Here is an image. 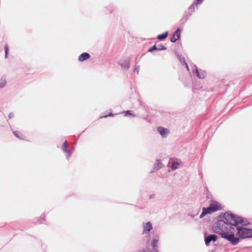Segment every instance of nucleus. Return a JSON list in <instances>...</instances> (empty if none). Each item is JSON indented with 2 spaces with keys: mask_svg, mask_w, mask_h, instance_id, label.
<instances>
[{
  "mask_svg": "<svg viewBox=\"0 0 252 252\" xmlns=\"http://www.w3.org/2000/svg\"><path fill=\"white\" fill-rule=\"evenodd\" d=\"M181 30L179 28L174 33L173 36L171 38L170 41L172 42H175L180 37Z\"/></svg>",
  "mask_w": 252,
  "mask_h": 252,
  "instance_id": "7",
  "label": "nucleus"
},
{
  "mask_svg": "<svg viewBox=\"0 0 252 252\" xmlns=\"http://www.w3.org/2000/svg\"><path fill=\"white\" fill-rule=\"evenodd\" d=\"M6 84V79L4 78H2L0 80V88H3Z\"/></svg>",
  "mask_w": 252,
  "mask_h": 252,
  "instance_id": "17",
  "label": "nucleus"
},
{
  "mask_svg": "<svg viewBox=\"0 0 252 252\" xmlns=\"http://www.w3.org/2000/svg\"><path fill=\"white\" fill-rule=\"evenodd\" d=\"M111 115H112V114H109V115H106V116H101V118H106V117H107V116H111Z\"/></svg>",
  "mask_w": 252,
  "mask_h": 252,
  "instance_id": "30",
  "label": "nucleus"
},
{
  "mask_svg": "<svg viewBox=\"0 0 252 252\" xmlns=\"http://www.w3.org/2000/svg\"><path fill=\"white\" fill-rule=\"evenodd\" d=\"M211 209V208H210V207H208L207 208H203L202 212L200 216V218H202L206 215L213 213L214 212Z\"/></svg>",
  "mask_w": 252,
  "mask_h": 252,
  "instance_id": "10",
  "label": "nucleus"
},
{
  "mask_svg": "<svg viewBox=\"0 0 252 252\" xmlns=\"http://www.w3.org/2000/svg\"><path fill=\"white\" fill-rule=\"evenodd\" d=\"M13 116V114L12 113H9V115H8L9 119L12 118Z\"/></svg>",
  "mask_w": 252,
  "mask_h": 252,
  "instance_id": "27",
  "label": "nucleus"
},
{
  "mask_svg": "<svg viewBox=\"0 0 252 252\" xmlns=\"http://www.w3.org/2000/svg\"><path fill=\"white\" fill-rule=\"evenodd\" d=\"M67 146H68L67 141L66 140H65L64 142V143L62 146V150L63 151V152L66 154V158H68L70 157V156L71 154V151H70L69 150H67Z\"/></svg>",
  "mask_w": 252,
  "mask_h": 252,
  "instance_id": "6",
  "label": "nucleus"
},
{
  "mask_svg": "<svg viewBox=\"0 0 252 252\" xmlns=\"http://www.w3.org/2000/svg\"><path fill=\"white\" fill-rule=\"evenodd\" d=\"M155 197V194H152L150 195L149 198L152 199Z\"/></svg>",
  "mask_w": 252,
  "mask_h": 252,
  "instance_id": "28",
  "label": "nucleus"
},
{
  "mask_svg": "<svg viewBox=\"0 0 252 252\" xmlns=\"http://www.w3.org/2000/svg\"><path fill=\"white\" fill-rule=\"evenodd\" d=\"M241 219L240 221H237L233 226L234 228L231 229L233 231L234 237H237L239 241L241 239L252 238V229L240 226V225L247 226L249 223L247 220H245L242 218H241Z\"/></svg>",
  "mask_w": 252,
  "mask_h": 252,
  "instance_id": "2",
  "label": "nucleus"
},
{
  "mask_svg": "<svg viewBox=\"0 0 252 252\" xmlns=\"http://www.w3.org/2000/svg\"><path fill=\"white\" fill-rule=\"evenodd\" d=\"M180 166V163L177 162H173L171 165V168L172 170H176Z\"/></svg>",
  "mask_w": 252,
  "mask_h": 252,
  "instance_id": "16",
  "label": "nucleus"
},
{
  "mask_svg": "<svg viewBox=\"0 0 252 252\" xmlns=\"http://www.w3.org/2000/svg\"><path fill=\"white\" fill-rule=\"evenodd\" d=\"M143 233H148L153 228V226L150 221L142 223Z\"/></svg>",
  "mask_w": 252,
  "mask_h": 252,
  "instance_id": "3",
  "label": "nucleus"
},
{
  "mask_svg": "<svg viewBox=\"0 0 252 252\" xmlns=\"http://www.w3.org/2000/svg\"><path fill=\"white\" fill-rule=\"evenodd\" d=\"M209 207L214 212L220 209V206L219 203L215 201H211Z\"/></svg>",
  "mask_w": 252,
  "mask_h": 252,
  "instance_id": "8",
  "label": "nucleus"
},
{
  "mask_svg": "<svg viewBox=\"0 0 252 252\" xmlns=\"http://www.w3.org/2000/svg\"><path fill=\"white\" fill-rule=\"evenodd\" d=\"M183 62L186 65V68L188 70H189V67L188 65V64H187V63H186L185 62V59L183 58Z\"/></svg>",
  "mask_w": 252,
  "mask_h": 252,
  "instance_id": "26",
  "label": "nucleus"
},
{
  "mask_svg": "<svg viewBox=\"0 0 252 252\" xmlns=\"http://www.w3.org/2000/svg\"><path fill=\"white\" fill-rule=\"evenodd\" d=\"M123 113L125 114V115H129L132 116L133 117L135 116V115H134L133 114H132L131 113V111H129V110H127V111H126V112L124 111V112H123Z\"/></svg>",
  "mask_w": 252,
  "mask_h": 252,
  "instance_id": "20",
  "label": "nucleus"
},
{
  "mask_svg": "<svg viewBox=\"0 0 252 252\" xmlns=\"http://www.w3.org/2000/svg\"><path fill=\"white\" fill-rule=\"evenodd\" d=\"M163 166V164L161 161L159 160H157L154 164V168L156 170H159Z\"/></svg>",
  "mask_w": 252,
  "mask_h": 252,
  "instance_id": "14",
  "label": "nucleus"
},
{
  "mask_svg": "<svg viewBox=\"0 0 252 252\" xmlns=\"http://www.w3.org/2000/svg\"><path fill=\"white\" fill-rule=\"evenodd\" d=\"M90 57V55L89 54L87 53H82L80 55V61L83 62L84 61Z\"/></svg>",
  "mask_w": 252,
  "mask_h": 252,
  "instance_id": "13",
  "label": "nucleus"
},
{
  "mask_svg": "<svg viewBox=\"0 0 252 252\" xmlns=\"http://www.w3.org/2000/svg\"><path fill=\"white\" fill-rule=\"evenodd\" d=\"M119 64L125 70H127L130 66L129 62L127 60L124 61H120Z\"/></svg>",
  "mask_w": 252,
  "mask_h": 252,
  "instance_id": "9",
  "label": "nucleus"
},
{
  "mask_svg": "<svg viewBox=\"0 0 252 252\" xmlns=\"http://www.w3.org/2000/svg\"><path fill=\"white\" fill-rule=\"evenodd\" d=\"M139 71V66L136 65L135 68V71L137 72V74H138Z\"/></svg>",
  "mask_w": 252,
  "mask_h": 252,
  "instance_id": "25",
  "label": "nucleus"
},
{
  "mask_svg": "<svg viewBox=\"0 0 252 252\" xmlns=\"http://www.w3.org/2000/svg\"><path fill=\"white\" fill-rule=\"evenodd\" d=\"M157 49H156V50L157 51H161L166 49L165 47L162 44L158 45L157 46Z\"/></svg>",
  "mask_w": 252,
  "mask_h": 252,
  "instance_id": "18",
  "label": "nucleus"
},
{
  "mask_svg": "<svg viewBox=\"0 0 252 252\" xmlns=\"http://www.w3.org/2000/svg\"><path fill=\"white\" fill-rule=\"evenodd\" d=\"M199 4H194V1L193 2V3L189 6V9L191 10L192 11L194 10V6L197 5Z\"/></svg>",
  "mask_w": 252,
  "mask_h": 252,
  "instance_id": "22",
  "label": "nucleus"
},
{
  "mask_svg": "<svg viewBox=\"0 0 252 252\" xmlns=\"http://www.w3.org/2000/svg\"><path fill=\"white\" fill-rule=\"evenodd\" d=\"M158 241V236H155L153 238L151 242L152 248L153 250L156 251V252H157V250L156 249V248Z\"/></svg>",
  "mask_w": 252,
  "mask_h": 252,
  "instance_id": "12",
  "label": "nucleus"
},
{
  "mask_svg": "<svg viewBox=\"0 0 252 252\" xmlns=\"http://www.w3.org/2000/svg\"><path fill=\"white\" fill-rule=\"evenodd\" d=\"M157 130L160 134V135L161 136V137L163 138L166 137L169 132L168 129L160 126L158 127Z\"/></svg>",
  "mask_w": 252,
  "mask_h": 252,
  "instance_id": "5",
  "label": "nucleus"
},
{
  "mask_svg": "<svg viewBox=\"0 0 252 252\" xmlns=\"http://www.w3.org/2000/svg\"><path fill=\"white\" fill-rule=\"evenodd\" d=\"M223 217L224 220H219L213 225V230L214 232L228 241L231 245L235 246L239 243V240L237 237H234L231 229L234 228L233 226L237 221L241 220V217L228 213H225Z\"/></svg>",
  "mask_w": 252,
  "mask_h": 252,
  "instance_id": "1",
  "label": "nucleus"
},
{
  "mask_svg": "<svg viewBox=\"0 0 252 252\" xmlns=\"http://www.w3.org/2000/svg\"><path fill=\"white\" fill-rule=\"evenodd\" d=\"M217 239V236L215 235H209L205 236V242L207 246H209L211 241L215 242Z\"/></svg>",
  "mask_w": 252,
  "mask_h": 252,
  "instance_id": "4",
  "label": "nucleus"
},
{
  "mask_svg": "<svg viewBox=\"0 0 252 252\" xmlns=\"http://www.w3.org/2000/svg\"><path fill=\"white\" fill-rule=\"evenodd\" d=\"M168 34V32H166L164 33H163V34L158 35L157 36V38L159 40H163V39L166 38L167 37Z\"/></svg>",
  "mask_w": 252,
  "mask_h": 252,
  "instance_id": "15",
  "label": "nucleus"
},
{
  "mask_svg": "<svg viewBox=\"0 0 252 252\" xmlns=\"http://www.w3.org/2000/svg\"><path fill=\"white\" fill-rule=\"evenodd\" d=\"M13 134L17 138L21 139V134L20 132H19L18 131H13Z\"/></svg>",
  "mask_w": 252,
  "mask_h": 252,
  "instance_id": "21",
  "label": "nucleus"
},
{
  "mask_svg": "<svg viewBox=\"0 0 252 252\" xmlns=\"http://www.w3.org/2000/svg\"><path fill=\"white\" fill-rule=\"evenodd\" d=\"M4 51H5V58H7V56L8 54V45L7 44H5L4 46Z\"/></svg>",
  "mask_w": 252,
  "mask_h": 252,
  "instance_id": "19",
  "label": "nucleus"
},
{
  "mask_svg": "<svg viewBox=\"0 0 252 252\" xmlns=\"http://www.w3.org/2000/svg\"><path fill=\"white\" fill-rule=\"evenodd\" d=\"M203 0H194V4H200Z\"/></svg>",
  "mask_w": 252,
  "mask_h": 252,
  "instance_id": "24",
  "label": "nucleus"
},
{
  "mask_svg": "<svg viewBox=\"0 0 252 252\" xmlns=\"http://www.w3.org/2000/svg\"><path fill=\"white\" fill-rule=\"evenodd\" d=\"M156 49H157V46L156 45H154V46H153V47L152 48L149 49L148 50V52H152L154 50H156Z\"/></svg>",
  "mask_w": 252,
  "mask_h": 252,
  "instance_id": "23",
  "label": "nucleus"
},
{
  "mask_svg": "<svg viewBox=\"0 0 252 252\" xmlns=\"http://www.w3.org/2000/svg\"><path fill=\"white\" fill-rule=\"evenodd\" d=\"M194 67L197 76L200 79L204 78L206 76L205 72L202 70L199 72L195 65H194Z\"/></svg>",
  "mask_w": 252,
  "mask_h": 252,
  "instance_id": "11",
  "label": "nucleus"
},
{
  "mask_svg": "<svg viewBox=\"0 0 252 252\" xmlns=\"http://www.w3.org/2000/svg\"><path fill=\"white\" fill-rule=\"evenodd\" d=\"M178 59L182 62L181 56L179 55H178Z\"/></svg>",
  "mask_w": 252,
  "mask_h": 252,
  "instance_id": "29",
  "label": "nucleus"
}]
</instances>
